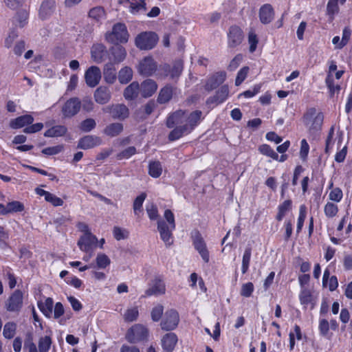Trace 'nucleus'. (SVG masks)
Segmentation results:
<instances>
[{
	"instance_id": "nucleus-37",
	"label": "nucleus",
	"mask_w": 352,
	"mask_h": 352,
	"mask_svg": "<svg viewBox=\"0 0 352 352\" xmlns=\"http://www.w3.org/2000/svg\"><path fill=\"white\" fill-rule=\"evenodd\" d=\"M67 128L63 125L54 126L44 133L45 137H60L64 135L67 133Z\"/></svg>"
},
{
	"instance_id": "nucleus-3",
	"label": "nucleus",
	"mask_w": 352,
	"mask_h": 352,
	"mask_svg": "<svg viewBox=\"0 0 352 352\" xmlns=\"http://www.w3.org/2000/svg\"><path fill=\"white\" fill-rule=\"evenodd\" d=\"M202 112L196 110L188 116L187 115L186 123L184 126H177L168 135V139L174 141L180 138L184 134L190 133L199 122Z\"/></svg>"
},
{
	"instance_id": "nucleus-46",
	"label": "nucleus",
	"mask_w": 352,
	"mask_h": 352,
	"mask_svg": "<svg viewBox=\"0 0 352 352\" xmlns=\"http://www.w3.org/2000/svg\"><path fill=\"white\" fill-rule=\"evenodd\" d=\"M16 331V324L14 322H7L3 327V334L6 338L11 339L14 336Z\"/></svg>"
},
{
	"instance_id": "nucleus-51",
	"label": "nucleus",
	"mask_w": 352,
	"mask_h": 352,
	"mask_svg": "<svg viewBox=\"0 0 352 352\" xmlns=\"http://www.w3.org/2000/svg\"><path fill=\"white\" fill-rule=\"evenodd\" d=\"M260 152L274 160H278V155L267 144H263L259 147Z\"/></svg>"
},
{
	"instance_id": "nucleus-7",
	"label": "nucleus",
	"mask_w": 352,
	"mask_h": 352,
	"mask_svg": "<svg viewBox=\"0 0 352 352\" xmlns=\"http://www.w3.org/2000/svg\"><path fill=\"white\" fill-rule=\"evenodd\" d=\"M148 336V330L142 324H138L130 328L126 334V339L131 343L138 342Z\"/></svg>"
},
{
	"instance_id": "nucleus-47",
	"label": "nucleus",
	"mask_w": 352,
	"mask_h": 352,
	"mask_svg": "<svg viewBox=\"0 0 352 352\" xmlns=\"http://www.w3.org/2000/svg\"><path fill=\"white\" fill-rule=\"evenodd\" d=\"M325 215L329 218H333L336 216L338 212V208L337 205L331 202H328L324 208Z\"/></svg>"
},
{
	"instance_id": "nucleus-15",
	"label": "nucleus",
	"mask_w": 352,
	"mask_h": 352,
	"mask_svg": "<svg viewBox=\"0 0 352 352\" xmlns=\"http://www.w3.org/2000/svg\"><path fill=\"white\" fill-rule=\"evenodd\" d=\"M81 102L77 98H72L68 100L62 108V112L65 117L71 118L80 111Z\"/></svg>"
},
{
	"instance_id": "nucleus-28",
	"label": "nucleus",
	"mask_w": 352,
	"mask_h": 352,
	"mask_svg": "<svg viewBox=\"0 0 352 352\" xmlns=\"http://www.w3.org/2000/svg\"><path fill=\"white\" fill-rule=\"evenodd\" d=\"M103 77L108 84H113L117 78L116 69L113 63H107L103 69Z\"/></svg>"
},
{
	"instance_id": "nucleus-57",
	"label": "nucleus",
	"mask_w": 352,
	"mask_h": 352,
	"mask_svg": "<svg viewBox=\"0 0 352 352\" xmlns=\"http://www.w3.org/2000/svg\"><path fill=\"white\" fill-rule=\"evenodd\" d=\"M63 149V145L50 146L42 150V153L46 155H54L59 153Z\"/></svg>"
},
{
	"instance_id": "nucleus-5",
	"label": "nucleus",
	"mask_w": 352,
	"mask_h": 352,
	"mask_svg": "<svg viewBox=\"0 0 352 352\" xmlns=\"http://www.w3.org/2000/svg\"><path fill=\"white\" fill-rule=\"evenodd\" d=\"M129 34L128 33L125 24L122 23H116L111 32H108L105 34L106 40L113 44H118L120 43H126L129 39Z\"/></svg>"
},
{
	"instance_id": "nucleus-29",
	"label": "nucleus",
	"mask_w": 352,
	"mask_h": 352,
	"mask_svg": "<svg viewBox=\"0 0 352 352\" xmlns=\"http://www.w3.org/2000/svg\"><path fill=\"white\" fill-rule=\"evenodd\" d=\"M106 52V47L102 44H95L92 46L91 54V58L96 63H101L104 60Z\"/></svg>"
},
{
	"instance_id": "nucleus-53",
	"label": "nucleus",
	"mask_w": 352,
	"mask_h": 352,
	"mask_svg": "<svg viewBox=\"0 0 352 352\" xmlns=\"http://www.w3.org/2000/svg\"><path fill=\"white\" fill-rule=\"evenodd\" d=\"M136 153V148L134 146H129L117 155L118 160L129 159Z\"/></svg>"
},
{
	"instance_id": "nucleus-41",
	"label": "nucleus",
	"mask_w": 352,
	"mask_h": 352,
	"mask_svg": "<svg viewBox=\"0 0 352 352\" xmlns=\"http://www.w3.org/2000/svg\"><path fill=\"white\" fill-rule=\"evenodd\" d=\"M162 172V167L160 162H151L148 165V173L155 178L159 177Z\"/></svg>"
},
{
	"instance_id": "nucleus-50",
	"label": "nucleus",
	"mask_w": 352,
	"mask_h": 352,
	"mask_svg": "<svg viewBox=\"0 0 352 352\" xmlns=\"http://www.w3.org/2000/svg\"><path fill=\"white\" fill-rule=\"evenodd\" d=\"M96 126V121L93 118H87L80 124V129L84 132H89Z\"/></svg>"
},
{
	"instance_id": "nucleus-14",
	"label": "nucleus",
	"mask_w": 352,
	"mask_h": 352,
	"mask_svg": "<svg viewBox=\"0 0 352 352\" xmlns=\"http://www.w3.org/2000/svg\"><path fill=\"white\" fill-rule=\"evenodd\" d=\"M85 78L87 85L90 87L98 85L101 79V71L97 66L89 67L85 74Z\"/></svg>"
},
{
	"instance_id": "nucleus-63",
	"label": "nucleus",
	"mask_w": 352,
	"mask_h": 352,
	"mask_svg": "<svg viewBox=\"0 0 352 352\" xmlns=\"http://www.w3.org/2000/svg\"><path fill=\"white\" fill-rule=\"evenodd\" d=\"M6 6L11 9L15 10L21 7L25 3V0H3Z\"/></svg>"
},
{
	"instance_id": "nucleus-17",
	"label": "nucleus",
	"mask_w": 352,
	"mask_h": 352,
	"mask_svg": "<svg viewBox=\"0 0 352 352\" xmlns=\"http://www.w3.org/2000/svg\"><path fill=\"white\" fill-rule=\"evenodd\" d=\"M187 114L186 111L178 110L168 116L166 120V126L173 128L177 126H184L186 123Z\"/></svg>"
},
{
	"instance_id": "nucleus-19",
	"label": "nucleus",
	"mask_w": 352,
	"mask_h": 352,
	"mask_svg": "<svg viewBox=\"0 0 352 352\" xmlns=\"http://www.w3.org/2000/svg\"><path fill=\"white\" fill-rule=\"evenodd\" d=\"M28 10L25 9L19 10L10 20L12 26V28L15 29L16 28H24L28 24Z\"/></svg>"
},
{
	"instance_id": "nucleus-31",
	"label": "nucleus",
	"mask_w": 352,
	"mask_h": 352,
	"mask_svg": "<svg viewBox=\"0 0 352 352\" xmlns=\"http://www.w3.org/2000/svg\"><path fill=\"white\" fill-rule=\"evenodd\" d=\"M123 124L120 122H114L108 124L103 130L104 135L113 138L119 135L123 131Z\"/></svg>"
},
{
	"instance_id": "nucleus-18",
	"label": "nucleus",
	"mask_w": 352,
	"mask_h": 352,
	"mask_svg": "<svg viewBox=\"0 0 352 352\" xmlns=\"http://www.w3.org/2000/svg\"><path fill=\"white\" fill-rule=\"evenodd\" d=\"M193 239V244L195 248L199 252L201 255L202 259L206 262L208 263L209 261V252L206 248V245L201 237V234L196 232L195 234L192 236Z\"/></svg>"
},
{
	"instance_id": "nucleus-64",
	"label": "nucleus",
	"mask_w": 352,
	"mask_h": 352,
	"mask_svg": "<svg viewBox=\"0 0 352 352\" xmlns=\"http://www.w3.org/2000/svg\"><path fill=\"white\" fill-rule=\"evenodd\" d=\"M342 198V192L339 188L333 189L329 193V199L332 201L339 202Z\"/></svg>"
},
{
	"instance_id": "nucleus-43",
	"label": "nucleus",
	"mask_w": 352,
	"mask_h": 352,
	"mask_svg": "<svg viewBox=\"0 0 352 352\" xmlns=\"http://www.w3.org/2000/svg\"><path fill=\"white\" fill-rule=\"evenodd\" d=\"M19 33L15 28H11L7 37L5 39V46L10 48L13 45L14 41L18 38Z\"/></svg>"
},
{
	"instance_id": "nucleus-59",
	"label": "nucleus",
	"mask_w": 352,
	"mask_h": 352,
	"mask_svg": "<svg viewBox=\"0 0 352 352\" xmlns=\"http://www.w3.org/2000/svg\"><path fill=\"white\" fill-rule=\"evenodd\" d=\"M164 307L161 305H157L151 311V318L153 321H159L163 314Z\"/></svg>"
},
{
	"instance_id": "nucleus-60",
	"label": "nucleus",
	"mask_w": 352,
	"mask_h": 352,
	"mask_svg": "<svg viewBox=\"0 0 352 352\" xmlns=\"http://www.w3.org/2000/svg\"><path fill=\"white\" fill-rule=\"evenodd\" d=\"M45 199L46 201L52 204L54 206H61L63 204V201L60 198L51 192H49L48 195H47Z\"/></svg>"
},
{
	"instance_id": "nucleus-6",
	"label": "nucleus",
	"mask_w": 352,
	"mask_h": 352,
	"mask_svg": "<svg viewBox=\"0 0 352 352\" xmlns=\"http://www.w3.org/2000/svg\"><path fill=\"white\" fill-rule=\"evenodd\" d=\"M158 36L153 32H143L139 34L135 39L136 47L142 50L153 49L158 41Z\"/></svg>"
},
{
	"instance_id": "nucleus-52",
	"label": "nucleus",
	"mask_w": 352,
	"mask_h": 352,
	"mask_svg": "<svg viewBox=\"0 0 352 352\" xmlns=\"http://www.w3.org/2000/svg\"><path fill=\"white\" fill-rule=\"evenodd\" d=\"M249 69H250L248 66H245L239 71L235 80L236 86L240 85L244 81L248 76Z\"/></svg>"
},
{
	"instance_id": "nucleus-54",
	"label": "nucleus",
	"mask_w": 352,
	"mask_h": 352,
	"mask_svg": "<svg viewBox=\"0 0 352 352\" xmlns=\"http://www.w3.org/2000/svg\"><path fill=\"white\" fill-rule=\"evenodd\" d=\"M52 341L50 337L45 336L39 340L38 349L39 352H47L51 345Z\"/></svg>"
},
{
	"instance_id": "nucleus-22",
	"label": "nucleus",
	"mask_w": 352,
	"mask_h": 352,
	"mask_svg": "<svg viewBox=\"0 0 352 352\" xmlns=\"http://www.w3.org/2000/svg\"><path fill=\"white\" fill-rule=\"evenodd\" d=\"M226 74L224 72H217L210 77L206 85L205 89L210 91L221 85L226 80Z\"/></svg>"
},
{
	"instance_id": "nucleus-12",
	"label": "nucleus",
	"mask_w": 352,
	"mask_h": 352,
	"mask_svg": "<svg viewBox=\"0 0 352 352\" xmlns=\"http://www.w3.org/2000/svg\"><path fill=\"white\" fill-rule=\"evenodd\" d=\"M179 321V314L176 310L170 309L165 313L161 322L162 329L166 331L173 330L177 326Z\"/></svg>"
},
{
	"instance_id": "nucleus-44",
	"label": "nucleus",
	"mask_w": 352,
	"mask_h": 352,
	"mask_svg": "<svg viewBox=\"0 0 352 352\" xmlns=\"http://www.w3.org/2000/svg\"><path fill=\"white\" fill-rule=\"evenodd\" d=\"M252 254V250L250 248H247L245 250L243 259H242V273L244 274L247 272L249 268L250 257Z\"/></svg>"
},
{
	"instance_id": "nucleus-16",
	"label": "nucleus",
	"mask_w": 352,
	"mask_h": 352,
	"mask_svg": "<svg viewBox=\"0 0 352 352\" xmlns=\"http://www.w3.org/2000/svg\"><path fill=\"white\" fill-rule=\"evenodd\" d=\"M56 3L55 0H43L40 6L38 16L41 20L49 19L55 12Z\"/></svg>"
},
{
	"instance_id": "nucleus-2",
	"label": "nucleus",
	"mask_w": 352,
	"mask_h": 352,
	"mask_svg": "<svg viewBox=\"0 0 352 352\" xmlns=\"http://www.w3.org/2000/svg\"><path fill=\"white\" fill-rule=\"evenodd\" d=\"M164 218L166 222L163 220L157 221V229L163 241L166 245H170L173 243L172 232L175 228L174 214L170 210H165Z\"/></svg>"
},
{
	"instance_id": "nucleus-56",
	"label": "nucleus",
	"mask_w": 352,
	"mask_h": 352,
	"mask_svg": "<svg viewBox=\"0 0 352 352\" xmlns=\"http://www.w3.org/2000/svg\"><path fill=\"white\" fill-rule=\"evenodd\" d=\"M254 288L252 283L249 282L243 284L241 286V295L246 298L250 297L254 291Z\"/></svg>"
},
{
	"instance_id": "nucleus-23",
	"label": "nucleus",
	"mask_w": 352,
	"mask_h": 352,
	"mask_svg": "<svg viewBox=\"0 0 352 352\" xmlns=\"http://www.w3.org/2000/svg\"><path fill=\"white\" fill-rule=\"evenodd\" d=\"M157 89V85L152 79L144 80L140 85V93L144 98L151 96Z\"/></svg>"
},
{
	"instance_id": "nucleus-39",
	"label": "nucleus",
	"mask_w": 352,
	"mask_h": 352,
	"mask_svg": "<svg viewBox=\"0 0 352 352\" xmlns=\"http://www.w3.org/2000/svg\"><path fill=\"white\" fill-rule=\"evenodd\" d=\"M111 52L114 58V61L116 63L122 62L126 56V52L125 49L123 47L118 45V44L112 47Z\"/></svg>"
},
{
	"instance_id": "nucleus-8",
	"label": "nucleus",
	"mask_w": 352,
	"mask_h": 352,
	"mask_svg": "<svg viewBox=\"0 0 352 352\" xmlns=\"http://www.w3.org/2000/svg\"><path fill=\"white\" fill-rule=\"evenodd\" d=\"M23 292L15 290L5 302L6 309L8 311L19 312L23 307Z\"/></svg>"
},
{
	"instance_id": "nucleus-4",
	"label": "nucleus",
	"mask_w": 352,
	"mask_h": 352,
	"mask_svg": "<svg viewBox=\"0 0 352 352\" xmlns=\"http://www.w3.org/2000/svg\"><path fill=\"white\" fill-rule=\"evenodd\" d=\"M183 68V60H177L173 63L172 66L168 64L160 65L156 75L157 78L161 80L169 77L170 80L177 81L182 74Z\"/></svg>"
},
{
	"instance_id": "nucleus-61",
	"label": "nucleus",
	"mask_w": 352,
	"mask_h": 352,
	"mask_svg": "<svg viewBox=\"0 0 352 352\" xmlns=\"http://www.w3.org/2000/svg\"><path fill=\"white\" fill-rule=\"evenodd\" d=\"M351 36V30L348 28H345L342 32V37L341 41L339 43V45L337 47L338 49H342L345 46Z\"/></svg>"
},
{
	"instance_id": "nucleus-55",
	"label": "nucleus",
	"mask_w": 352,
	"mask_h": 352,
	"mask_svg": "<svg viewBox=\"0 0 352 352\" xmlns=\"http://www.w3.org/2000/svg\"><path fill=\"white\" fill-rule=\"evenodd\" d=\"M306 218V207L305 206L302 205L300 207V212H299V217L298 219V223H297V230L296 232L298 233L300 232L303 223L305 221V219Z\"/></svg>"
},
{
	"instance_id": "nucleus-49",
	"label": "nucleus",
	"mask_w": 352,
	"mask_h": 352,
	"mask_svg": "<svg viewBox=\"0 0 352 352\" xmlns=\"http://www.w3.org/2000/svg\"><path fill=\"white\" fill-rule=\"evenodd\" d=\"M146 197V194L145 192H142L134 200L133 208L136 215L138 214V212L142 210V204Z\"/></svg>"
},
{
	"instance_id": "nucleus-11",
	"label": "nucleus",
	"mask_w": 352,
	"mask_h": 352,
	"mask_svg": "<svg viewBox=\"0 0 352 352\" xmlns=\"http://www.w3.org/2000/svg\"><path fill=\"white\" fill-rule=\"evenodd\" d=\"M244 38L242 30L237 25H232L228 32V46L235 48L239 46Z\"/></svg>"
},
{
	"instance_id": "nucleus-48",
	"label": "nucleus",
	"mask_w": 352,
	"mask_h": 352,
	"mask_svg": "<svg viewBox=\"0 0 352 352\" xmlns=\"http://www.w3.org/2000/svg\"><path fill=\"white\" fill-rule=\"evenodd\" d=\"M339 12V7L338 5V0H329L327 6V14L331 16V19H333V16Z\"/></svg>"
},
{
	"instance_id": "nucleus-38",
	"label": "nucleus",
	"mask_w": 352,
	"mask_h": 352,
	"mask_svg": "<svg viewBox=\"0 0 352 352\" xmlns=\"http://www.w3.org/2000/svg\"><path fill=\"white\" fill-rule=\"evenodd\" d=\"M133 77V71L129 67L121 69L118 73V80L122 84L128 83Z\"/></svg>"
},
{
	"instance_id": "nucleus-9",
	"label": "nucleus",
	"mask_w": 352,
	"mask_h": 352,
	"mask_svg": "<svg viewBox=\"0 0 352 352\" xmlns=\"http://www.w3.org/2000/svg\"><path fill=\"white\" fill-rule=\"evenodd\" d=\"M157 63L152 57H145L142 60L138 65V70L140 75L144 76H151L155 72H157Z\"/></svg>"
},
{
	"instance_id": "nucleus-27",
	"label": "nucleus",
	"mask_w": 352,
	"mask_h": 352,
	"mask_svg": "<svg viewBox=\"0 0 352 352\" xmlns=\"http://www.w3.org/2000/svg\"><path fill=\"white\" fill-rule=\"evenodd\" d=\"M177 342V336L173 333H166L162 339V345L166 352H171Z\"/></svg>"
},
{
	"instance_id": "nucleus-36",
	"label": "nucleus",
	"mask_w": 352,
	"mask_h": 352,
	"mask_svg": "<svg viewBox=\"0 0 352 352\" xmlns=\"http://www.w3.org/2000/svg\"><path fill=\"white\" fill-rule=\"evenodd\" d=\"M38 306L45 316L51 317L54 306V301L51 298H47L44 302H38Z\"/></svg>"
},
{
	"instance_id": "nucleus-35",
	"label": "nucleus",
	"mask_w": 352,
	"mask_h": 352,
	"mask_svg": "<svg viewBox=\"0 0 352 352\" xmlns=\"http://www.w3.org/2000/svg\"><path fill=\"white\" fill-rule=\"evenodd\" d=\"M122 2H127L129 3L130 12L132 14H137L141 10H146L145 0H122Z\"/></svg>"
},
{
	"instance_id": "nucleus-58",
	"label": "nucleus",
	"mask_w": 352,
	"mask_h": 352,
	"mask_svg": "<svg viewBox=\"0 0 352 352\" xmlns=\"http://www.w3.org/2000/svg\"><path fill=\"white\" fill-rule=\"evenodd\" d=\"M326 83L329 89L331 96H333L335 92H338L340 89V87L339 85H333V79L332 76L330 74H329L326 78Z\"/></svg>"
},
{
	"instance_id": "nucleus-20",
	"label": "nucleus",
	"mask_w": 352,
	"mask_h": 352,
	"mask_svg": "<svg viewBox=\"0 0 352 352\" xmlns=\"http://www.w3.org/2000/svg\"><path fill=\"white\" fill-rule=\"evenodd\" d=\"M102 143V140L98 136L85 135L80 139L78 147L82 149H89L95 146H100Z\"/></svg>"
},
{
	"instance_id": "nucleus-21",
	"label": "nucleus",
	"mask_w": 352,
	"mask_h": 352,
	"mask_svg": "<svg viewBox=\"0 0 352 352\" xmlns=\"http://www.w3.org/2000/svg\"><path fill=\"white\" fill-rule=\"evenodd\" d=\"M94 97L97 103L104 104L110 101L111 93L107 87L100 86L94 91Z\"/></svg>"
},
{
	"instance_id": "nucleus-26",
	"label": "nucleus",
	"mask_w": 352,
	"mask_h": 352,
	"mask_svg": "<svg viewBox=\"0 0 352 352\" xmlns=\"http://www.w3.org/2000/svg\"><path fill=\"white\" fill-rule=\"evenodd\" d=\"M274 16V9L270 4H265L260 8L259 18L262 23H270L273 20Z\"/></svg>"
},
{
	"instance_id": "nucleus-13",
	"label": "nucleus",
	"mask_w": 352,
	"mask_h": 352,
	"mask_svg": "<svg viewBox=\"0 0 352 352\" xmlns=\"http://www.w3.org/2000/svg\"><path fill=\"white\" fill-rule=\"evenodd\" d=\"M98 239L91 233L82 235L78 241V245L80 250L89 252H92L96 246Z\"/></svg>"
},
{
	"instance_id": "nucleus-32",
	"label": "nucleus",
	"mask_w": 352,
	"mask_h": 352,
	"mask_svg": "<svg viewBox=\"0 0 352 352\" xmlns=\"http://www.w3.org/2000/svg\"><path fill=\"white\" fill-rule=\"evenodd\" d=\"M34 118L30 115H25L12 120L10 126L12 129H19L26 124H30L33 122Z\"/></svg>"
},
{
	"instance_id": "nucleus-40",
	"label": "nucleus",
	"mask_w": 352,
	"mask_h": 352,
	"mask_svg": "<svg viewBox=\"0 0 352 352\" xmlns=\"http://www.w3.org/2000/svg\"><path fill=\"white\" fill-rule=\"evenodd\" d=\"M105 11L102 7L97 6L91 8L89 12V17L95 20L96 21H100L105 16Z\"/></svg>"
},
{
	"instance_id": "nucleus-24",
	"label": "nucleus",
	"mask_w": 352,
	"mask_h": 352,
	"mask_svg": "<svg viewBox=\"0 0 352 352\" xmlns=\"http://www.w3.org/2000/svg\"><path fill=\"white\" fill-rule=\"evenodd\" d=\"M166 286L164 283L159 278H155L152 282L150 287L145 291L144 296H150L152 295L157 296L165 294Z\"/></svg>"
},
{
	"instance_id": "nucleus-25",
	"label": "nucleus",
	"mask_w": 352,
	"mask_h": 352,
	"mask_svg": "<svg viewBox=\"0 0 352 352\" xmlns=\"http://www.w3.org/2000/svg\"><path fill=\"white\" fill-rule=\"evenodd\" d=\"M228 95L229 88L227 85H223L216 92L215 96L207 99L206 104H214L215 105H217L224 102L227 99Z\"/></svg>"
},
{
	"instance_id": "nucleus-33",
	"label": "nucleus",
	"mask_w": 352,
	"mask_h": 352,
	"mask_svg": "<svg viewBox=\"0 0 352 352\" xmlns=\"http://www.w3.org/2000/svg\"><path fill=\"white\" fill-rule=\"evenodd\" d=\"M140 85L138 82H133L128 85L124 91V96L126 100H133L138 96Z\"/></svg>"
},
{
	"instance_id": "nucleus-62",
	"label": "nucleus",
	"mask_w": 352,
	"mask_h": 352,
	"mask_svg": "<svg viewBox=\"0 0 352 352\" xmlns=\"http://www.w3.org/2000/svg\"><path fill=\"white\" fill-rule=\"evenodd\" d=\"M248 42L250 44V52H254L257 47L258 38L255 33L251 32L248 35Z\"/></svg>"
},
{
	"instance_id": "nucleus-45",
	"label": "nucleus",
	"mask_w": 352,
	"mask_h": 352,
	"mask_svg": "<svg viewBox=\"0 0 352 352\" xmlns=\"http://www.w3.org/2000/svg\"><path fill=\"white\" fill-rule=\"evenodd\" d=\"M139 315L137 307L128 309L124 314V320L126 322H133L137 320Z\"/></svg>"
},
{
	"instance_id": "nucleus-1",
	"label": "nucleus",
	"mask_w": 352,
	"mask_h": 352,
	"mask_svg": "<svg viewBox=\"0 0 352 352\" xmlns=\"http://www.w3.org/2000/svg\"><path fill=\"white\" fill-rule=\"evenodd\" d=\"M323 120V114L322 113H317L315 108H310L304 115V123L308 129L309 135L314 140L316 139L320 134Z\"/></svg>"
},
{
	"instance_id": "nucleus-30",
	"label": "nucleus",
	"mask_w": 352,
	"mask_h": 352,
	"mask_svg": "<svg viewBox=\"0 0 352 352\" xmlns=\"http://www.w3.org/2000/svg\"><path fill=\"white\" fill-rule=\"evenodd\" d=\"M25 209L23 203L19 201H12L7 204L5 206L3 205V210L1 211V214L5 215L9 213L22 212Z\"/></svg>"
},
{
	"instance_id": "nucleus-10",
	"label": "nucleus",
	"mask_w": 352,
	"mask_h": 352,
	"mask_svg": "<svg viewBox=\"0 0 352 352\" xmlns=\"http://www.w3.org/2000/svg\"><path fill=\"white\" fill-rule=\"evenodd\" d=\"M104 113H109L113 118L124 120L129 116V109L122 104H116L102 108Z\"/></svg>"
},
{
	"instance_id": "nucleus-42",
	"label": "nucleus",
	"mask_w": 352,
	"mask_h": 352,
	"mask_svg": "<svg viewBox=\"0 0 352 352\" xmlns=\"http://www.w3.org/2000/svg\"><path fill=\"white\" fill-rule=\"evenodd\" d=\"M96 262L98 268L104 269L110 265L111 260L105 254L100 253L96 256Z\"/></svg>"
},
{
	"instance_id": "nucleus-34",
	"label": "nucleus",
	"mask_w": 352,
	"mask_h": 352,
	"mask_svg": "<svg viewBox=\"0 0 352 352\" xmlns=\"http://www.w3.org/2000/svg\"><path fill=\"white\" fill-rule=\"evenodd\" d=\"M173 96V87L170 85H166L160 89L157 97V102L164 104L168 102Z\"/></svg>"
}]
</instances>
